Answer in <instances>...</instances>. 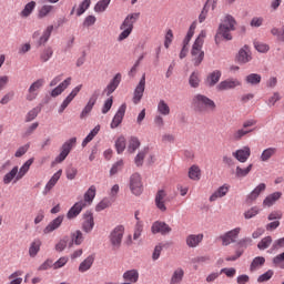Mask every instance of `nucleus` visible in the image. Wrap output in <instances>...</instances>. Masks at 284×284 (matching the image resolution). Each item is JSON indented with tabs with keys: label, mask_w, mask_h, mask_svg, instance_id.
Here are the masks:
<instances>
[{
	"label": "nucleus",
	"mask_w": 284,
	"mask_h": 284,
	"mask_svg": "<svg viewBox=\"0 0 284 284\" xmlns=\"http://www.w3.org/2000/svg\"><path fill=\"white\" fill-rule=\"evenodd\" d=\"M97 99H99V95H97V93H93L90 97L88 103L80 113V119H88V116H90V112H92L94 105H97Z\"/></svg>",
	"instance_id": "nucleus-17"
},
{
	"label": "nucleus",
	"mask_w": 284,
	"mask_h": 284,
	"mask_svg": "<svg viewBox=\"0 0 284 284\" xmlns=\"http://www.w3.org/2000/svg\"><path fill=\"white\" fill-rule=\"evenodd\" d=\"M261 74L258 73H250L248 75L245 77V83L248 85H258L261 83Z\"/></svg>",
	"instance_id": "nucleus-45"
},
{
	"label": "nucleus",
	"mask_w": 284,
	"mask_h": 284,
	"mask_svg": "<svg viewBox=\"0 0 284 284\" xmlns=\"http://www.w3.org/2000/svg\"><path fill=\"white\" fill-rule=\"evenodd\" d=\"M61 174H63V170L57 171L51 176V179L47 182V184H45V186H44V189L42 191L43 196H48V193L52 192L54 185H57V183H59V179H61Z\"/></svg>",
	"instance_id": "nucleus-16"
},
{
	"label": "nucleus",
	"mask_w": 284,
	"mask_h": 284,
	"mask_svg": "<svg viewBox=\"0 0 284 284\" xmlns=\"http://www.w3.org/2000/svg\"><path fill=\"white\" fill-rule=\"evenodd\" d=\"M227 192H230V185L224 184L215 190L214 193L211 194L209 197V201L211 203H214L215 201H219V199H223V196H227Z\"/></svg>",
	"instance_id": "nucleus-24"
},
{
	"label": "nucleus",
	"mask_w": 284,
	"mask_h": 284,
	"mask_svg": "<svg viewBox=\"0 0 284 284\" xmlns=\"http://www.w3.org/2000/svg\"><path fill=\"white\" fill-rule=\"evenodd\" d=\"M68 247V237L61 239L57 244H55V252H63Z\"/></svg>",
	"instance_id": "nucleus-64"
},
{
	"label": "nucleus",
	"mask_w": 284,
	"mask_h": 284,
	"mask_svg": "<svg viewBox=\"0 0 284 284\" xmlns=\"http://www.w3.org/2000/svg\"><path fill=\"white\" fill-rule=\"evenodd\" d=\"M185 242L187 247H199L203 243V233L190 234L186 236Z\"/></svg>",
	"instance_id": "nucleus-27"
},
{
	"label": "nucleus",
	"mask_w": 284,
	"mask_h": 284,
	"mask_svg": "<svg viewBox=\"0 0 284 284\" xmlns=\"http://www.w3.org/2000/svg\"><path fill=\"white\" fill-rule=\"evenodd\" d=\"M252 132H254V129H245V126H242L232 133L231 139L233 141H241L244 136H247V134H252Z\"/></svg>",
	"instance_id": "nucleus-31"
},
{
	"label": "nucleus",
	"mask_w": 284,
	"mask_h": 284,
	"mask_svg": "<svg viewBox=\"0 0 284 284\" xmlns=\"http://www.w3.org/2000/svg\"><path fill=\"white\" fill-rule=\"evenodd\" d=\"M272 276H274V271L268 270L267 272L257 277V283H267V281H270Z\"/></svg>",
	"instance_id": "nucleus-62"
},
{
	"label": "nucleus",
	"mask_w": 284,
	"mask_h": 284,
	"mask_svg": "<svg viewBox=\"0 0 284 284\" xmlns=\"http://www.w3.org/2000/svg\"><path fill=\"white\" fill-rule=\"evenodd\" d=\"M82 230L87 234H90V232H92V230H94V216L92 215V212H90V211H87L83 214Z\"/></svg>",
	"instance_id": "nucleus-19"
},
{
	"label": "nucleus",
	"mask_w": 284,
	"mask_h": 284,
	"mask_svg": "<svg viewBox=\"0 0 284 284\" xmlns=\"http://www.w3.org/2000/svg\"><path fill=\"white\" fill-rule=\"evenodd\" d=\"M2 181L4 185H10L12 182L17 183L18 181H21V178H19V166H13L12 170L3 176Z\"/></svg>",
	"instance_id": "nucleus-25"
},
{
	"label": "nucleus",
	"mask_w": 284,
	"mask_h": 284,
	"mask_svg": "<svg viewBox=\"0 0 284 284\" xmlns=\"http://www.w3.org/2000/svg\"><path fill=\"white\" fill-rule=\"evenodd\" d=\"M143 92H145V74L142 75L139 84L135 87V90L133 92L134 105H139V103H141V100L143 99Z\"/></svg>",
	"instance_id": "nucleus-13"
},
{
	"label": "nucleus",
	"mask_w": 284,
	"mask_h": 284,
	"mask_svg": "<svg viewBox=\"0 0 284 284\" xmlns=\"http://www.w3.org/2000/svg\"><path fill=\"white\" fill-rule=\"evenodd\" d=\"M115 149L118 154H123L125 152V136H119L115 141Z\"/></svg>",
	"instance_id": "nucleus-53"
},
{
	"label": "nucleus",
	"mask_w": 284,
	"mask_h": 284,
	"mask_svg": "<svg viewBox=\"0 0 284 284\" xmlns=\"http://www.w3.org/2000/svg\"><path fill=\"white\" fill-rule=\"evenodd\" d=\"M265 183H260L247 196L246 203H254L261 196L262 192H265Z\"/></svg>",
	"instance_id": "nucleus-28"
},
{
	"label": "nucleus",
	"mask_w": 284,
	"mask_h": 284,
	"mask_svg": "<svg viewBox=\"0 0 284 284\" xmlns=\"http://www.w3.org/2000/svg\"><path fill=\"white\" fill-rule=\"evenodd\" d=\"M70 85H72V78L71 77H69L65 80H63L62 82H60L59 85H57L50 92V95L53 99H57V97H61V94H63V92H65V90H68V88H70Z\"/></svg>",
	"instance_id": "nucleus-15"
},
{
	"label": "nucleus",
	"mask_w": 284,
	"mask_h": 284,
	"mask_svg": "<svg viewBox=\"0 0 284 284\" xmlns=\"http://www.w3.org/2000/svg\"><path fill=\"white\" fill-rule=\"evenodd\" d=\"M151 232L152 234H162V236H165L172 232V227L165 222L156 221L152 224Z\"/></svg>",
	"instance_id": "nucleus-14"
},
{
	"label": "nucleus",
	"mask_w": 284,
	"mask_h": 284,
	"mask_svg": "<svg viewBox=\"0 0 284 284\" xmlns=\"http://www.w3.org/2000/svg\"><path fill=\"white\" fill-rule=\"evenodd\" d=\"M189 83L191 88H199V84L201 83L200 73L197 71H194L189 79Z\"/></svg>",
	"instance_id": "nucleus-54"
},
{
	"label": "nucleus",
	"mask_w": 284,
	"mask_h": 284,
	"mask_svg": "<svg viewBox=\"0 0 284 284\" xmlns=\"http://www.w3.org/2000/svg\"><path fill=\"white\" fill-rule=\"evenodd\" d=\"M139 17H141V13L139 12L130 13L125 17L120 26V30H122V32L118 36V41H125V39L132 34L134 23L139 21Z\"/></svg>",
	"instance_id": "nucleus-3"
},
{
	"label": "nucleus",
	"mask_w": 284,
	"mask_h": 284,
	"mask_svg": "<svg viewBox=\"0 0 284 284\" xmlns=\"http://www.w3.org/2000/svg\"><path fill=\"white\" fill-rule=\"evenodd\" d=\"M32 163H34V159H29L20 169H18V179H23V176L30 172V166Z\"/></svg>",
	"instance_id": "nucleus-39"
},
{
	"label": "nucleus",
	"mask_w": 284,
	"mask_h": 284,
	"mask_svg": "<svg viewBox=\"0 0 284 284\" xmlns=\"http://www.w3.org/2000/svg\"><path fill=\"white\" fill-rule=\"evenodd\" d=\"M123 281L126 283H139V271L136 268H132L129 271H125L122 275Z\"/></svg>",
	"instance_id": "nucleus-30"
},
{
	"label": "nucleus",
	"mask_w": 284,
	"mask_h": 284,
	"mask_svg": "<svg viewBox=\"0 0 284 284\" xmlns=\"http://www.w3.org/2000/svg\"><path fill=\"white\" fill-rule=\"evenodd\" d=\"M92 265H94V255H89L79 264L78 272H80V274H85V272L92 270Z\"/></svg>",
	"instance_id": "nucleus-29"
},
{
	"label": "nucleus",
	"mask_w": 284,
	"mask_h": 284,
	"mask_svg": "<svg viewBox=\"0 0 284 284\" xmlns=\"http://www.w3.org/2000/svg\"><path fill=\"white\" fill-rule=\"evenodd\" d=\"M83 233L80 230L71 233V243H73V245H81V243H83Z\"/></svg>",
	"instance_id": "nucleus-51"
},
{
	"label": "nucleus",
	"mask_w": 284,
	"mask_h": 284,
	"mask_svg": "<svg viewBox=\"0 0 284 284\" xmlns=\"http://www.w3.org/2000/svg\"><path fill=\"white\" fill-rule=\"evenodd\" d=\"M68 181H74L77 179V174H79V170L74 166H69L65 170Z\"/></svg>",
	"instance_id": "nucleus-61"
},
{
	"label": "nucleus",
	"mask_w": 284,
	"mask_h": 284,
	"mask_svg": "<svg viewBox=\"0 0 284 284\" xmlns=\"http://www.w3.org/2000/svg\"><path fill=\"white\" fill-rule=\"evenodd\" d=\"M83 207H85V202L80 201L77 202L67 213V219L72 221V219H77L81 212H83Z\"/></svg>",
	"instance_id": "nucleus-21"
},
{
	"label": "nucleus",
	"mask_w": 284,
	"mask_h": 284,
	"mask_svg": "<svg viewBox=\"0 0 284 284\" xmlns=\"http://www.w3.org/2000/svg\"><path fill=\"white\" fill-rule=\"evenodd\" d=\"M232 156L236 159L240 163H247L250 156H252V149L245 145L242 149H237L235 152L232 153Z\"/></svg>",
	"instance_id": "nucleus-11"
},
{
	"label": "nucleus",
	"mask_w": 284,
	"mask_h": 284,
	"mask_svg": "<svg viewBox=\"0 0 284 284\" xmlns=\"http://www.w3.org/2000/svg\"><path fill=\"white\" fill-rule=\"evenodd\" d=\"M261 212V209L258 206H253L248 209L246 212H244V219L250 220L254 219L258 213Z\"/></svg>",
	"instance_id": "nucleus-60"
},
{
	"label": "nucleus",
	"mask_w": 284,
	"mask_h": 284,
	"mask_svg": "<svg viewBox=\"0 0 284 284\" xmlns=\"http://www.w3.org/2000/svg\"><path fill=\"white\" fill-rule=\"evenodd\" d=\"M125 110H128V105H125V103L122 104V105L118 109V111H116V113H115V115L113 116V120H112V122H111V129H112V130L119 128V124H120V123H123V116H125Z\"/></svg>",
	"instance_id": "nucleus-20"
},
{
	"label": "nucleus",
	"mask_w": 284,
	"mask_h": 284,
	"mask_svg": "<svg viewBox=\"0 0 284 284\" xmlns=\"http://www.w3.org/2000/svg\"><path fill=\"white\" fill-rule=\"evenodd\" d=\"M52 54H54V50H52V47H47L41 52L40 60L42 61V63H48V60L52 59Z\"/></svg>",
	"instance_id": "nucleus-47"
},
{
	"label": "nucleus",
	"mask_w": 284,
	"mask_h": 284,
	"mask_svg": "<svg viewBox=\"0 0 284 284\" xmlns=\"http://www.w3.org/2000/svg\"><path fill=\"white\" fill-rule=\"evenodd\" d=\"M52 10H54V6L43 4L38 11V19H45V17H48Z\"/></svg>",
	"instance_id": "nucleus-46"
},
{
	"label": "nucleus",
	"mask_w": 284,
	"mask_h": 284,
	"mask_svg": "<svg viewBox=\"0 0 284 284\" xmlns=\"http://www.w3.org/2000/svg\"><path fill=\"white\" fill-rule=\"evenodd\" d=\"M125 234V226L118 225L109 234V241L113 250H119L123 243V236Z\"/></svg>",
	"instance_id": "nucleus-5"
},
{
	"label": "nucleus",
	"mask_w": 284,
	"mask_h": 284,
	"mask_svg": "<svg viewBox=\"0 0 284 284\" xmlns=\"http://www.w3.org/2000/svg\"><path fill=\"white\" fill-rule=\"evenodd\" d=\"M40 112H41V106H36V108L31 109L26 115V122L30 123V121H34V119H37V116H39Z\"/></svg>",
	"instance_id": "nucleus-52"
},
{
	"label": "nucleus",
	"mask_w": 284,
	"mask_h": 284,
	"mask_svg": "<svg viewBox=\"0 0 284 284\" xmlns=\"http://www.w3.org/2000/svg\"><path fill=\"white\" fill-rule=\"evenodd\" d=\"M112 0H100L94 6V12H105Z\"/></svg>",
	"instance_id": "nucleus-49"
},
{
	"label": "nucleus",
	"mask_w": 284,
	"mask_h": 284,
	"mask_svg": "<svg viewBox=\"0 0 284 284\" xmlns=\"http://www.w3.org/2000/svg\"><path fill=\"white\" fill-rule=\"evenodd\" d=\"M183 276H185V271H183L181 267H178L171 276L170 284L183 283Z\"/></svg>",
	"instance_id": "nucleus-37"
},
{
	"label": "nucleus",
	"mask_w": 284,
	"mask_h": 284,
	"mask_svg": "<svg viewBox=\"0 0 284 284\" xmlns=\"http://www.w3.org/2000/svg\"><path fill=\"white\" fill-rule=\"evenodd\" d=\"M65 216L59 215L58 217L53 219L44 229L43 234H52V232L59 230L61 225H63V220Z\"/></svg>",
	"instance_id": "nucleus-18"
},
{
	"label": "nucleus",
	"mask_w": 284,
	"mask_h": 284,
	"mask_svg": "<svg viewBox=\"0 0 284 284\" xmlns=\"http://www.w3.org/2000/svg\"><path fill=\"white\" fill-rule=\"evenodd\" d=\"M82 89H83V84H79L72 89V91L67 95V98L60 104L58 109L59 114H63V112H65V109L68 108V105H70V103H72V101L77 99L79 92H81Z\"/></svg>",
	"instance_id": "nucleus-9"
},
{
	"label": "nucleus",
	"mask_w": 284,
	"mask_h": 284,
	"mask_svg": "<svg viewBox=\"0 0 284 284\" xmlns=\"http://www.w3.org/2000/svg\"><path fill=\"white\" fill-rule=\"evenodd\" d=\"M236 30V19H234L231 14H226L219 24L216 34H215V43L219 45L221 40L232 41V32Z\"/></svg>",
	"instance_id": "nucleus-1"
},
{
	"label": "nucleus",
	"mask_w": 284,
	"mask_h": 284,
	"mask_svg": "<svg viewBox=\"0 0 284 284\" xmlns=\"http://www.w3.org/2000/svg\"><path fill=\"white\" fill-rule=\"evenodd\" d=\"M239 87H241V82L239 81V79L230 78L220 82L216 85V90L219 92H225V90H234V88H239Z\"/></svg>",
	"instance_id": "nucleus-12"
},
{
	"label": "nucleus",
	"mask_w": 284,
	"mask_h": 284,
	"mask_svg": "<svg viewBox=\"0 0 284 284\" xmlns=\"http://www.w3.org/2000/svg\"><path fill=\"white\" fill-rule=\"evenodd\" d=\"M207 37V32L202 30L197 38L195 39L192 49H191V57L192 62L195 68H199L203 60L205 59V51L203 50V43H205V38Z\"/></svg>",
	"instance_id": "nucleus-2"
},
{
	"label": "nucleus",
	"mask_w": 284,
	"mask_h": 284,
	"mask_svg": "<svg viewBox=\"0 0 284 284\" xmlns=\"http://www.w3.org/2000/svg\"><path fill=\"white\" fill-rule=\"evenodd\" d=\"M97 196V186L91 185L87 192L84 193V201H82L85 205H92V201H94V197Z\"/></svg>",
	"instance_id": "nucleus-36"
},
{
	"label": "nucleus",
	"mask_w": 284,
	"mask_h": 284,
	"mask_svg": "<svg viewBox=\"0 0 284 284\" xmlns=\"http://www.w3.org/2000/svg\"><path fill=\"white\" fill-rule=\"evenodd\" d=\"M68 261H70L68 256L60 257L53 263V270H61V267H65V265H68Z\"/></svg>",
	"instance_id": "nucleus-59"
},
{
	"label": "nucleus",
	"mask_w": 284,
	"mask_h": 284,
	"mask_svg": "<svg viewBox=\"0 0 284 284\" xmlns=\"http://www.w3.org/2000/svg\"><path fill=\"white\" fill-rule=\"evenodd\" d=\"M276 148H267L265 150H263V152L260 155V160L262 161V163H267V161H270V159H272V156L276 155Z\"/></svg>",
	"instance_id": "nucleus-38"
},
{
	"label": "nucleus",
	"mask_w": 284,
	"mask_h": 284,
	"mask_svg": "<svg viewBox=\"0 0 284 284\" xmlns=\"http://www.w3.org/2000/svg\"><path fill=\"white\" fill-rule=\"evenodd\" d=\"M263 265H265V257L263 256L254 257V260L250 265V271L256 272V270H260V267H263Z\"/></svg>",
	"instance_id": "nucleus-44"
},
{
	"label": "nucleus",
	"mask_w": 284,
	"mask_h": 284,
	"mask_svg": "<svg viewBox=\"0 0 284 284\" xmlns=\"http://www.w3.org/2000/svg\"><path fill=\"white\" fill-rule=\"evenodd\" d=\"M39 128V122H34L31 125H29L26 131L22 133L23 139H28V136H32L34 134V131Z\"/></svg>",
	"instance_id": "nucleus-57"
},
{
	"label": "nucleus",
	"mask_w": 284,
	"mask_h": 284,
	"mask_svg": "<svg viewBox=\"0 0 284 284\" xmlns=\"http://www.w3.org/2000/svg\"><path fill=\"white\" fill-rule=\"evenodd\" d=\"M145 154H148V149H144L136 154L134 161L138 168H141V165H143V159H145Z\"/></svg>",
	"instance_id": "nucleus-63"
},
{
	"label": "nucleus",
	"mask_w": 284,
	"mask_h": 284,
	"mask_svg": "<svg viewBox=\"0 0 284 284\" xmlns=\"http://www.w3.org/2000/svg\"><path fill=\"white\" fill-rule=\"evenodd\" d=\"M41 245H42V242L39 239H36L31 242V244L29 246V256L31 258H36L37 254H39V252H41Z\"/></svg>",
	"instance_id": "nucleus-34"
},
{
	"label": "nucleus",
	"mask_w": 284,
	"mask_h": 284,
	"mask_svg": "<svg viewBox=\"0 0 284 284\" xmlns=\"http://www.w3.org/2000/svg\"><path fill=\"white\" fill-rule=\"evenodd\" d=\"M189 179H191V181H201V168H199V165L193 164L189 169Z\"/></svg>",
	"instance_id": "nucleus-40"
},
{
	"label": "nucleus",
	"mask_w": 284,
	"mask_h": 284,
	"mask_svg": "<svg viewBox=\"0 0 284 284\" xmlns=\"http://www.w3.org/2000/svg\"><path fill=\"white\" fill-rule=\"evenodd\" d=\"M158 112L162 116H168L170 114V105L165 103V100H160L158 103Z\"/></svg>",
	"instance_id": "nucleus-48"
},
{
	"label": "nucleus",
	"mask_w": 284,
	"mask_h": 284,
	"mask_svg": "<svg viewBox=\"0 0 284 284\" xmlns=\"http://www.w3.org/2000/svg\"><path fill=\"white\" fill-rule=\"evenodd\" d=\"M236 59L240 63H250V61H252V51L250 50V47H242L236 55Z\"/></svg>",
	"instance_id": "nucleus-23"
},
{
	"label": "nucleus",
	"mask_w": 284,
	"mask_h": 284,
	"mask_svg": "<svg viewBox=\"0 0 284 284\" xmlns=\"http://www.w3.org/2000/svg\"><path fill=\"white\" fill-rule=\"evenodd\" d=\"M222 75L223 73L220 70H214L207 75L206 85H209V88H214V85L221 81Z\"/></svg>",
	"instance_id": "nucleus-32"
},
{
	"label": "nucleus",
	"mask_w": 284,
	"mask_h": 284,
	"mask_svg": "<svg viewBox=\"0 0 284 284\" xmlns=\"http://www.w3.org/2000/svg\"><path fill=\"white\" fill-rule=\"evenodd\" d=\"M139 148H141V141H139V138L131 136L129 140L128 152H130V154H134Z\"/></svg>",
	"instance_id": "nucleus-41"
},
{
	"label": "nucleus",
	"mask_w": 284,
	"mask_h": 284,
	"mask_svg": "<svg viewBox=\"0 0 284 284\" xmlns=\"http://www.w3.org/2000/svg\"><path fill=\"white\" fill-rule=\"evenodd\" d=\"M271 245H272V236H265L258 242L257 247L263 251V250H267V247H270Z\"/></svg>",
	"instance_id": "nucleus-58"
},
{
	"label": "nucleus",
	"mask_w": 284,
	"mask_h": 284,
	"mask_svg": "<svg viewBox=\"0 0 284 284\" xmlns=\"http://www.w3.org/2000/svg\"><path fill=\"white\" fill-rule=\"evenodd\" d=\"M168 197V193L165 190H159L155 195V206L160 212H166L168 206H165V199Z\"/></svg>",
	"instance_id": "nucleus-22"
},
{
	"label": "nucleus",
	"mask_w": 284,
	"mask_h": 284,
	"mask_svg": "<svg viewBox=\"0 0 284 284\" xmlns=\"http://www.w3.org/2000/svg\"><path fill=\"white\" fill-rule=\"evenodd\" d=\"M54 30V26L50 24L48 26L43 32L42 36L38 40L39 45H45L47 41H50V37H52V31Z\"/></svg>",
	"instance_id": "nucleus-35"
},
{
	"label": "nucleus",
	"mask_w": 284,
	"mask_h": 284,
	"mask_svg": "<svg viewBox=\"0 0 284 284\" xmlns=\"http://www.w3.org/2000/svg\"><path fill=\"white\" fill-rule=\"evenodd\" d=\"M240 234H241V227H235L231 231L225 232L220 236L222 241V245H224V247H227V245H232V243H236V239H239Z\"/></svg>",
	"instance_id": "nucleus-10"
},
{
	"label": "nucleus",
	"mask_w": 284,
	"mask_h": 284,
	"mask_svg": "<svg viewBox=\"0 0 284 284\" xmlns=\"http://www.w3.org/2000/svg\"><path fill=\"white\" fill-rule=\"evenodd\" d=\"M211 3H212V10H214V8L216 6V0H207L206 1V4L204 6L202 12L199 16L200 23H203V21H205V19H207V8H210Z\"/></svg>",
	"instance_id": "nucleus-42"
},
{
	"label": "nucleus",
	"mask_w": 284,
	"mask_h": 284,
	"mask_svg": "<svg viewBox=\"0 0 284 284\" xmlns=\"http://www.w3.org/2000/svg\"><path fill=\"white\" fill-rule=\"evenodd\" d=\"M45 85V80L44 79H38L31 85L29 87L27 94H26V100L27 101H36V99L39 97V93L41 92V88Z\"/></svg>",
	"instance_id": "nucleus-7"
},
{
	"label": "nucleus",
	"mask_w": 284,
	"mask_h": 284,
	"mask_svg": "<svg viewBox=\"0 0 284 284\" xmlns=\"http://www.w3.org/2000/svg\"><path fill=\"white\" fill-rule=\"evenodd\" d=\"M92 0L82 1L77 9V17H81L88 8H90Z\"/></svg>",
	"instance_id": "nucleus-55"
},
{
	"label": "nucleus",
	"mask_w": 284,
	"mask_h": 284,
	"mask_svg": "<svg viewBox=\"0 0 284 284\" xmlns=\"http://www.w3.org/2000/svg\"><path fill=\"white\" fill-rule=\"evenodd\" d=\"M282 196H283L282 192H274L267 195L263 201L264 207H272V205H274L276 201H278Z\"/></svg>",
	"instance_id": "nucleus-33"
},
{
	"label": "nucleus",
	"mask_w": 284,
	"mask_h": 284,
	"mask_svg": "<svg viewBox=\"0 0 284 284\" xmlns=\"http://www.w3.org/2000/svg\"><path fill=\"white\" fill-rule=\"evenodd\" d=\"M77 145V138H71L67 140L61 149H60V154L55 158V163H63L65 159H68V155L70 152H72V149H74Z\"/></svg>",
	"instance_id": "nucleus-6"
},
{
	"label": "nucleus",
	"mask_w": 284,
	"mask_h": 284,
	"mask_svg": "<svg viewBox=\"0 0 284 284\" xmlns=\"http://www.w3.org/2000/svg\"><path fill=\"white\" fill-rule=\"evenodd\" d=\"M192 105L196 112H214L216 103L203 94H195L192 100Z\"/></svg>",
	"instance_id": "nucleus-4"
},
{
	"label": "nucleus",
	"mask_w": 284,
	"mask_h": 284,
	"mask_svg": "<svg viewBox=\"0 0 284 284\" xmlns=\"http://www.w3.org/2000/svg\"><path fill=\"white\" fill-rule=\"evenodd\" d=\"M129 187L134 196H141V194H143V182L141 181V174L133 173L130 176Z\"/></svg>",
	"instance_id": "nucleus-8"
},
{
	"label": "nucleus",
	"mask_w": 284,
	"mask_h": 284,
	"mask_svg": "<svg viewBox=\"0 0 284 284\" xmlns=\"http://www.w3.org/2000/svg\"><path fill=\"white\" fill-rule=\"evenodd\" d=\"M141 234H143V222L139 221L134 227L133 241H139V239H141Z\"/></svg>",
	"instance_id": "nucleus-56"
},
{
	"label": "nucleus",
	"mask_w": 284,
	"mask_h": 284,
	"mask_svg": "<svg viewBox=\"0 0 284 284\" xmlns=\"http://www.w3.org/2000/svg\"><path fill=\"white\" fill-rule=\"evenodd\" d=\"M120 84H121V73H116L114 78L110 81V83L106 85V88L104 89L106 97H110L116 90V88H119Z\"/></svg>",
	"instance_id": "nucleus-26"
},
{
	"label": "nucleus",
	"mask_w": 284,
	"mask_h": 284,
	"mask_svg": "<svg viewBox=\"0 0 284 284\" xmlns=\"http://www.w3.org/2000/svg\"><path fill=\"white\" fill-rule=\"evenodd\" d=\"M252 168H254L253 164H248L247 168L243 169L241 166H236L235 169V176L237 179H245L250 172H252Z\"/></svg>",
	"instance_id": "nucleus-43"
},
{
	"label": "nucleus",
	"mask_w": 284,
	"mask_h": 284,
	"mask_svg": "<svg viewBox=\"0 0 284 284\" xmlns=\"http://www.w3.org/2000/svg\"><path fill=\"white\" fill-rule=\"evenodd\" d=\"M34 8H37V2L31 1L24 6V9L21 11V17H30L32 12L34 11Z\"/></svg>",
	"instance_id": "nucleus-50"
}]
</instances>
